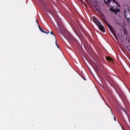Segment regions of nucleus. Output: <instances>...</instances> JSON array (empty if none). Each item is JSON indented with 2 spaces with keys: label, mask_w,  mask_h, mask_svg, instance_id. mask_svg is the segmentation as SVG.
<instances>
[{
  "label": "nucleus",
  "mask_w": 130,
  "mask_h": 130,
  "mask_svg": "<svg viewBox=\"0 0 130 130\" xmlns=\"http://www.w3.org/2000/svg\"><path fill=\"white\" fill-rule=\"evenodd\" d=\"M83 79L85 81L86 80V78H85V77H83Z\"/></svg>",
  "instance_id": "nucleus-17"
},
{
  "label": "nucleus",
  "mask_w": 130,
  "mask_h": 130,
  "mask_svg": "<svg viewBox=\"0 0 130 130\" xmlns=\"http://www.w3.org/2000/svg\"><path fill=\"white\" fill-rule=\"evenodd\" d=\"M75 31V33H77V32H76V31Z\"/></svg>",
  "instance_id": "nucleus-23"
},
{
  "label": "nucleus",
  "mask_w": 130,
  "mask_h": 130,
  "mask_svg": "<svg viewBox=\"0 0 130 130\" xmlns=\"http://www.w3.org/2000/svg\"><path fill=\"white\" fill-rule=\"evenodd\" d=\"M124 16L126 19L128 20L129 21V16H130V11H124Z\"/></svg>",
  "instance_id": "nucleus-3"
},
{
  "label": "nucleus",
  "mask_w": 130,
  "mask_h": 130,
  "mask_svg": "<svg viewBox=\"0 0 130 130\" xmlns=\"http://www.w3.org/2000/svg\"><path fill=\"white\" fill-rule=\"evenodd\" d=\"M57 47H58V48H59V46L57 45Z\"/></svg>",
  "instance_id": "nucleus-20"
},
{
  "label": "nucleus",
  "mask_w": 130,
  "mask_h": 130,
  "mask_svg": "<svg viewBox=\"0 0 130 130\" xmlns=\"http://www.w3.org/2000/svg\"><path fill=\"white\" fill-rule=\"evenodd\" d=\"M105 4L106 5H107V2H106V1H105Z\"/></svg>",
  "instance_id": "nucleus-18"
},
{
  "label": "nucleus",
  "mask_w": 130,
  "mask_h": 130,
  "mask_svg": "<svg viewBox=\"0 0 130 130\" xmlns=\"http://www.w3.org/2000/svg\"><path fill=\"white\" fill-rule=\"evenodd\" d=\"M114 119L115 121H116V118L115 117V116L114 117Z\"/></svg>",
  "instance_id": "nucleus-16"
},
{
  "label": "nucleus",
  "mask_w": 130,
  "mask_h": 130,
  "mask_svg": "<svg viewBox=\"0 0 130 130\" xmlns=\"http://www.w3.org/2000/svg\"><path fill=\"white\" fill-rule=\"evenodd\" d=\"M112 87L114 88V86H113L112 85H111Z\"/></svg>",
  "instance_id": "nucleus-21"
},
{
  "label": "nucleus",
  "mask_w": 130,
  "mask_h": 130,
  "mask_svg": "<svg viewBox=\"0 0 130 130\" xmlns=\"http://www.w3.org/2000/svg\"><path fill=\"white\" fill-rule=\"evenodd\" d=\"M36 22H37L38 25H39V23H38V20H36Z\"/></svg>",
  "instance_id": "nucleus-19"
},
{
  "label": "nucleus",
  "mask_w": 130,
  "mask_h": 130,
  "mask_svg": "<svg viewBox=\"0 0 130 130\" xmlns=\"http://www.w3.org/2000/svg\"><path fill=\"white\" fill-rule=\"evenodd\" d=\"M106 60H107V61H109V62H111V63H114L113 61V59L109 56H107L106 57Z\"/></svg>",
  "instance_id": "nucleus-6"
},
{
  "label": "nucleus",
  "mask_w": 130,
  "mask_h": 130,
  "mask_svg": "<svg viewBox=\"0 0 130 130\" xmlns=\"http://www.w3.org/2000/svg\"><path fill=\"white\" fill-rule=\"evenodd\" d=\"M92 21L97 25L98 27H99V29L102 31L103 33H105V27H104V26L102 25L100 21L96 18V17H93L92 18Z\"/></svg>",
  "instance_id": "nucleus-1"
},
{
  "label": "nucleus",
  "mask_w": 130,
  "mask_h": 130,
  "mask_svg": "<svg viewBox=\"0 0 130 130\" xmlns=\"http://www.w3.org/2000/svg\"><path fill=\"white\" fill-rule=\"evenodd\" d=\"M93 7H94V9H95V10H96V11H98L99 10V7H98V5L94 4L93 5Z\"/></svg>",
  "instance_id": "nucleus-7"
},
{
  "label": "nucleus",
  "mask_w": 130,
  "mask_h": 130,
  "mask_svg": "<svg viewBox=\"0 0 130 130\" xmlns=\"http://www.w3.org/2000/svg\"><path fill=\"white\" fill-rule=\"evenodd\" d=\"M110 10L111 12H113V13H115V15H117V13H119L120 12V9L117 8L116 9H114L112 8H110Z\"/></svg>",
  "instance_id": "nucleus-4"
},
{
  "label": "nucleus",
  "mask_w": 130,
  "mask_h": 130,
  "mask_svg": "<svg viewBox=\"0 0 130 130\" xmlns=\"http://www.w3.org/2000/svg\"><path fill=\"white\" fill-rule=\"evenodd\" d=\"M106 25L109 27V29L110 30L111 33L113 34V35L114 36L115 38L116 39H117V36H116V34H115V31H114V28L111 26L109 23H107L105 22Z\"/></svg>",
  "instance_id": "nucleus-2"
},
{
  "label": "nucleus",
  "mask_w": 130,
  "mask_h": 130,
  "mask_svg": "<svg viewBox=\"0 0 130 130\" xmlns=\"http://www.w3.org/2000/svg\"><path fill=\"white\" fill-rule=\"evenodd\" d=\"M107 3H108L109 4H111V3L114 4L115 3V4H116L118 7H120L119 4H118V3L116 2V0H107Z\"/></svg>",
  "instance_id": "nucleus-5"
},
{
  "label": "nucleus",
  "mask_w": 130,
  "mask_h": 130,
  "mask_svg": "<svg viewBox=\"0 0 130 130\" xmlns=\"http://www.w3.org/2000/svg\"><path fill=\"white\" fill-rule=\"evenodd\" d=\"M101 68H103V69L104 70V66H103V64L101 63Z\"/></svg>",
  "instance_id": "nucleus-13"
},
{
  "label": "nucleus",
  "mask_w": 130,
  "mask_h": 130,
  "mask_svg": "<svg viewBox=\"0 0 130 130\" xmlns=\"http://www.w3.org/2000/svg\"><path fill=\"white\" fill-rule=\"evenodd\" d=\"M50 33H51V35H53V36H54L55 39H56V37H55V35H54V34L53 33V32H52V31H51L50 32Z\"/></svg>",
  "instance_id": "nucleus-10"
},
{
  "label": "nucleus",
  "mask_w": 130,
  "mask_h": 130,
  "mask_svg": "<svg viewBox=\"0 0 130 130\" xmlns=\"http://www.w3.org/2000/svg\"><path fill=\"white\" fill-rule=\"evenodd\" d=\"M73 38H72V39H69V41L71 43H72L73 42Z\"/></svg>",
  "instance_id": "nucleus-12"
},
{
  "label": "nucleus",
  "mask_w": 130,
  "mask_h": 130,
  "mask_svg": "<svg viewBox=\"0 0 130 130\" xmlns=\"http://www.w3.org/2000/svg\"><path fill=\"white\" fill-rule=\"evenodd\" d=\"M47 31H48V30H46V31H45V32H47Z\"/></svg>",
  "instance_id": "nucleus-22"
},
{
  "label": "nucleus",
  "mask_w": 130,
  "mask_h": 130,
  "mask_svg": "<svg viewBox=\"0 0 130 130\" xmlns=\"http://www.w3.org/2000/svg\"><path fill=\"white\" fill-rule=\"evenodd\" d=\"M41 32H43V33H46V34H48V33H49V31H47V32H45V31H44L43 30V28H41V29H40Z\"/></svg>",
  "instance_id": "nucleus-9"
},
{
  "label": "nucleus",
  "mask_w": 130,
  "mask_h": 130,
  "mask_svg": "<svg viewBox=\"0 0 130 130\" xmlns=\"http://www.w3.org/2000/svg\"><path fill=\"white\" fill-rule=\"evenodd\" d=\"M47 12H48V13H49V14H50V13H51V10H50V9H47Z\"/></svg>",
  "instance_id": "nucleus-11"
},
{
  "label": "nucleus",
  "mask_w": 130,
  "mask_h": 130,
  "mask_svg": "<svg viewBox=\"0 0 130 130\" xmlns=\"http://www.w3.org/2000/svg\"><path fill=\"white\" fill-rule=\"evenodd\" d=\"M106 105L108 106V107H109V108H110V109L111 110V113H113V112H112V110H111V107H110V105H109V104L108 103H107Z\"/></svg>",
  "instance_id": "nucleus-8"
},
{
  "label": "nucleus",
  "mask_w": 130,
  "mask_h": 130,
  "mask_svg": "<svg viewBox=\"0 0 130 130\" xmlns=\"http://www.w3.org/2000/svg\"><path fill=\"white\" fill-rule=\"evenodd\" d=\"M55 44H56V46H57V45H57V41L56 40V38L55 39Z\"/></svg>",
  "instance_id": "nucleus-14"
},
{
  "label": "nucleus",
  "mask_w": 130,
  "mask_h": 130,
  "mask_svg": "<svg viewBox=\"0 0 130 130\" xmlns=\"http://www.w3.org/2000/svg\"><path fill=\"white\" fill-rule=\"evenodd\" d=\"M38 27H39V29L40 30H41V29L42 28H41V27H40V25H39V24H38Z\"/></svg>",
  "instance_id": "nucleus-15"
}]
</instances>
